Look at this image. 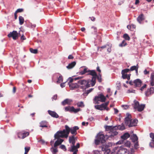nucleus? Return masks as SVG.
Masks as SVG:
<instances>
[{
	"instance_id": "obj_20",
	"label": "nucleus",
	"mask_w": 154,
	"mask_h": 154,
	"mask_svg": "<svg viewBox=\"0 0 154 154\" xmlns=\"http://www.w3.org/2000/svg\"><path fill=\"white\" fill-rule=\"evenodd\" d=\"M150 83L151 86H154V72L152 73L151 74Z\"/></svg>"
},
{
	"instance_id": "obj_63",
	"label": "nucleus",
	"mask_w": 154,
	"mask_h": 154,
	"mask_svg": "<svg viewBox=\"0 0 154 154\" xmlns=\"http://www.w3.org/2000/svg\"><path fill=\"white\" fill-rule=\"evenodd\" d=\"M90 18H91V20L93 21H94L95 20V18L94 17H90Z\"/></svg>"
},
{
	"instance_id": "obj_23",
	"label": "nucleus",
	"mask_w": 154,
	"mask_h": 154,
	"mask_svg": "<svg viewBox=\"0 0 154 154\" xmlns=\"http://www.w3.org/2000/svg\"><path fill=\"white\" fill-rule=\"evenodd\" d=\"M63 141V140L62 139H58V140L55 141L54 143V146L55 147L57 146L60 144L62 143Z\"/></svg>"
},
{
	"instance_id": "obj_54",
	"label": "nucleus",
	"mask_w": 154,
	"mask_h": 154,
	"mask_svg": "<svg viewBox=\"0 0 154 154\" xmlns=\"http://www.w3.org/2000/svg\"><path fill=\"white\" fill-rule=\"evenodd\" d=\"M150 137L152 139V140H154V134L151 133L150 134Z\"/></svg>"
},
{
	"instance_id": "obj_57",
	"label": "nucleus",
	"mask_w": 154,
	"mask_h": 154,
	"mask_svg": "<svg viewBox=\"0 0 154 154\" xmlns=\"http://www.w3.org/2000/svg\"><path fill=\"white\" fill-rule=\"evenodd\" d=\"M16 87L14 86V87H13V90H12V92H13V93H14V94L16 92Z\"/></svg>"
},
{
	"instance_id": "obj_58",
	"label": "nucleus",
	"mask_w": 154,
	"mask_h": 154,
	"mask_svg": "<svg viewBox=\"0 0 154 154\" xmlns=\"http://www.w3.org/2000/svg\"><path fill=\"white\" fill-rule=\"evenodd\" d=\"M104 154H109L110 152V149H108L106 151H104Z\"/></svg>"
},
{
	"instance_id": "obj_26",
	"label": "nucleus",
	"mask_w": 154,
	"mask_h": 154,
	"mask_svg": "<svg viewBox=\"0 0 154 154\" xmlns=\"http://www.w3.org/2000/svg\"><path fill=\"white\" fill-rule=\"evenodd\" d=\"M130 137V135L128 132L125 133L123 135L121 136L122 139L126 140Z\"/></svg>"
},
{
	"instance_id": "obj_31",
	"label": "nucleus",
	"mask_w": 154,
	"mask_h": 154,
	"mask_svg": "<svg viewBox=\"0 0 154 154\" xmlns=\"http://www.w3.org/2000/svg\"><path fill=\"white\" fill-rule=\"evenodd\" d=\"M81 110V109L80 108H79L77 109H75V108L73 106H72V109H71L72 112H73L75 113H77L78 112Z\"/></svg>"
},
{
	"instance_id": "obj_43",
	"label": "nucleus",
	"mask_w": 154,
	"mask_h": 154,
	"mask_svg": "<svg viewBox=\"0 0 154 154\" xmlns=\"http://www.w3.org/2000/svg\"><path fill=\"white\" fill-rule=\"evenodd\" d=\"M30 147H25V152L24 154H27L29 150L30 149Z\"/></svg>"
},
{
	"instance_id": "obj_5",
	"label": "nucleus",
	"mask_w": 154,
	"mask_h": 154,
	"mask_svg": "<svg viewBox=\"0 0 154 154\" xmlns=\"http://www.w3.org/2000/svg\"><path fill=\"white\" fill-rule=\"evenodd\" d=\"M106 100V98L102 94H99L98 96H96L94 99V100L95 102V104H98V101H100L102 102H105Z\"/></svg>"
},
{
	"instance_id": "obj_55",
	"label": "nucleus",
	"mask_w": 154,
	"mask_h": 154,
	"mask_svg": "<svg viewBox=\"0 0 154 154\" xmlns=\"http://www.w3.org/2000/svg\"><path fill=\"white\" fill-rule=\"evenodd\" d=\"M147 86V85L146 84H144L143 85L141 88L140 89V90L141 91H143L144 88H146Z\"/></svg>"
},
{
	"instance_id": "obj_48",
	"label": "nucleus",
	"mask_w": 154,
	"mask_h": 154,
	"mask_svg": "<svg viewBox=\"0 0 154 154\" xmlns=\"http://www.w3.org/2000/svg\"><path fill=\"white\" fill-rule=\"evenodd\" d=\"M145 94L146 96H149L150 95L152 94L150 93L149 90L147 89V90L146 91Z\"/></svg>"
},
{
	"instance_id": "obj_30",
	"label": "nucleus",
	"mask_w": 154,
	"mask_h": 154,
	"mask_svg": "<svg viewBox=\"0 0 154 154\" xmlns=\"http://www.w3.org/2000/svg\"><path fill=\"white\" fill-rule=\"evenodd\" d=\"M145 107V105L144 104L140 105L138 107L137 109L139 112H141L144 109Z\"/></svg>"
},
{
	"instance_id": "obj_17",
	"label": "nucleus",
	"mask_w": 154,
	"mask_h": 154,
	"mask_svg": "<svg viewBox=\"0 0 154 154\" xmlns=\"http://www.w3.org/2000/svg\"><path fill=\"white\" fill-rule=\"evenodd\" d=\"M69 151L70 152H73V154H77L78 150L75 146V145H72L71 146V149Z\"/></svg>"
},
{
	"instance_id": "obj_8",
	"label": "nucleus",
	"mask_w": 154,
	"mask_h": 154,
	"mask_svg": "<svg viewBox=\"0 0 154 154\" xmlns=\"http://www.w3.org/2000/svg\"><path fill=\"white\" fill-rule=\"evenodd\" d=\"M69 133L70 132L74 136H75L77 134V131L79 129V127L77 126H75L71 128L69 127Z\"/></svg>"
},
{
	"instance_id": "obj_4",
	"label": "nucleus",
	"mask_w": 154,
	"mask_h": 154,
	"mask_svg": "<svg viewBox=\"0 0 154 154\" xmlns=\"http://www.w3.org/2000/svg\"><path fill=\"white\" fill-rule=\"evenodd\" d=\"M106 141L105 136L101 134H99L97 136V138L95 140V142L96 145H98L100 142L102 143H104Z\"/></svg>"
},
{
	"instance_id": "obj_60",
	"label": "nucleus",
	"mask_w": 154,
	"mask_h": 154,
	"mask_svg": "<svg viewBox=\"0 0 154 154\" xmlns=\"http://www.w3.org/2000/svg\"><path fill=\"white\" fill-rule=\"evenodd\" d=\"M144 73L145 75H147V74H149V72L147 71L146 69H145L144 71Z\"/></svg>"
},
{
	"instance_id": "obj_24",
	"label": "nucleus",
	"mask_w": 154,
	"mask_h": 154,
	"mask_svg": "<svg viewBox=\"0 0 154 154\" xmlns=\"http://www.w3.org/2000/svg\"><path fill=\"white\" fill-rule=\"evenodd\" d=\"M69 86L72 89L75 88H78L79 86L78 83H72L69 84Z\"/></svg>"
},
{
	"instance_id": "obj_35",
	"label": "nucleus",
	"mask_w": 154,
	"mask_h": 154,
	"mask_svg": "<svg viewBox=\"0 0 154 154\" xmlns=\"http://www.w3.org/2000/svg\"><path fill=\"white\" fill-rule=\"evenodd\" d=\"M19 24L20 25H22L24 22V18L21 16H20L19 17Z\"/></svg>"
},
{
	"instance_id": "obj_28",
	"label": "nucleus",
	"mask_w": 154,
	"mask_h": 154,
	"mask_svg": "<svg viewBox=\"0 0 154 154\" xmlns=\"http://www.w3.org/2000/svg\"><path fill=\"white\" fill-rule=\"evenodd\" d=\"M134 104H133V107H134V109H137L140 105L139 102L138 101L135 100H134Z\"/></svg>"
},
{
	"instance_id": "obj_3",
	"label": "nucleus",
	"mask_w": 154,
	"mask_h": 154,
	"mask_svg": "<svg viewBox=\"0 0 154 154\" xmlns=\"http://www.w3.org/2000/svg\"><path fill=\"white\" fill-rule=\"evenodd\" d=\"M88 80L80 79L78 81L79 86L83 89H85L90 87V84H88Z\"/></svg>"
},
{
	"instance_id": "obj_22",
	"label": "nucleus",
	"mask_w": 154,
	"mask_h": 154,
	"mask_svg": "<svg viewBox=\"0 0 154 154\" xmlns=\"http://www.w3.org/2000/svg\"><path fill=\"white\" fill-rule=\"evenodd\" d=\"M72 101V100H71L66 99L62 102V104L64 106L66 104L69 105Z\"/></svg>"
},
{
	"instance_id": "obj_25",
	"label": "nucleus",
	"mask_w": 154,
	"mask_h": 154,
	"mask_svg": "<svg viewBox=\"0 0 154 154\" xmlns=\"http://www.w3.org/2000/svg\"><path fill=\"white\" fill-rule=\"evenodd\" d=\"M76 63L75 61H73L69 63V65L66 66V68L68 69H70L73 68L76 65Z\"/></svg>"
},
{
	"instance_id": "obj_34",
	"label": "nucleus",
	"mask_w": 154,
	"mask_h": 154,
	"mask_svg": "<svg viewBox=\"0 0 154 154\" xmlns=\"http://www.w3.org/2000/svg\"><path fill=\"white\" fill-rule=\"evenodd\" d=\"M82 77H79L74 79L71 78L69 80V84L72 83L73 82L75 81L78 80L80 79Z\"/></svg>"
},
{
	"instance_id": "obj_47",
	"label": "nucleus",
	"mask_w": 154,
	"mask_h": 154,
	"mask_svg": "<svg viewBox=\"0 0 154 154\" xmlns=\"http://www.w3.org/2000/svg\"><path fill=\"white\" fill-rule=\"evenodd\" d=\"M24 11V9L23 8H19L15 12L17 13H21L23 12Z\"/></svg>"
},
{
	"instance_id": "obj_44",
	"label": "nucleus",
	"mask_w": 154,
	"mask_h": 154,
	"mask_svg": "<svg viewBox=\"0 0 154 154\" xmlns=\"http://www.w3.org/2000/svg\"><path fill=\"white\" fill-rule=\"evenodd\" d=\"M129 71H130V69H126L122 70V71L121 72L124 73H127V72H128Z\"/></svg>"
},
{
	"instance_id": "obj_39",
	"label": "nucleus",
	"mask_w": 154,
	"mask_h": 154,
	"mask_svg": "<svg viewBox=\"0 0 154 154\" xmlns=\"http://www.w3.org/2000/svg\"><path fill=\"white\" fill-rule=\"evenodd\" d=\"M72 106H68L66 107L65 108V111H69L70 112H72L71 109H72Z\"/></svg>"
},
{
	"instance_id": "obj_62",
	"label": "nucleus",
	"mask_w": 154,
	"mask_h": 154,
	"mask_svg": "<svg viewBox=\"0 0 154 154\" xmlns=\"http://www.w3.org/2000/svg\"><path fill=\"white\" fill-rule=\"evenodd\" d=\"M57 94L54 95L52 97V99L54 100H56L57 99Z\"/></svg>"
},
{
	"instance_id": "obj_51",
	"label": "nucleus",
	"mask_w": 154,
	"mask_h": 154,
	"mask_svg": "<svg viewBox=\"0 0 154 154\" xmlns=\"http://www.w3.org/2000/svg\"><path fill=\"white\" fill-rule=\"evenodd\" d=\"M149 90L150 93L152 94L154 92V87H152L150 88Z\"/></svg>"
},
{
	"instance_id": "obj_10",
	"label": "nucleus",
	"mask_w": 154,
	"mask_h": 154,
	"mask_svg": "<svg viewBox=\"0 0 154 154\" xmlns=\"http://www.w3.org/2000/svg\"><path fill=\"white\" fill-rule=\"evenodd\" d=\"M105 130L106 131H109V133L110 132L113 131L114 130L118 129L119 128V127L117 126H106L105 127Z\"/></svg>"
},
{
	"instance_id": "obj_33",
	"label": "nucleus",
	"mask_w": 154,
	"mask_h": 154,
	"mask_svg": "<svg viewBox=\"0 0 154 154\" xmlns=\"http://www.w3.org/2000/svg\"><path fill=\"white\" fill-rule=\"evenodd\" d=\"M77 106L78 107H83L85 106V105L82 101L78 102L76 103Z\"/></svg>"
},
{
	"instance_id": "obj_15",
	"label": "nucleus",
	"mask_w": 154,
	"mask_h": 154,
	"mask_svg": "<svg viewBox=\"0 0 154 154\" xmlns=\"http://www.w3.org/2000/svg\"><path fill=\"white\" fill-rule=\"evenodd\" d=\"M88 73L87 75H90L93 76L92 77H97V75L94 70H88Z\"/></svg>"
},
{
	"instance_id": "obj_40",
	"label": "nucleus",
	"mask_w": 154,
	"mask_h": 154,
	"mask_svg": "<svg viewBox=\"0 0 154 154\" xmlns=\"http://www.w3.org/2000/svg\"><path fill=\"white\" fill-rule=\"evenodd\" d=\"M29 50L32 53L36 54L38 53V50L37 49H34L32 48H30Z\"/></svg>"
},
{
	"instance_id": "obj_53",
	"label": "nucleus",
	"mask_w": 154,
	"mask_h": 154,
	"mask_svg": "<svg viewBox=\"0 0 154 154\" xmlns=\"http://www.w3.org/2000/svg\"><path fill=\"white\" fill-rule=\"evenodd\" d=\"M62 149L64 150L65 151H66V146L65 145H61L60 147Z\"/></svg>"
},
{
	"instance_id": "obj_16",
	"label": "nucleus",
	"mask_w": 154,
	"mask_h": 154,
	"mask_svg": "<svg viewBox=\"0 0 154 154\" xmlns=\"http://www.w3.org/2000/svg\"><path fill=\"white\" fill-rule=\"evenodd\" d=\"M75 138H76L74 137V135L69 136V143H71L72 145H75Z\"/></svg>"
},
{
	"instance_id": "obj_46",
	"label": "nucleus",
	"mask_w": 154,
	"mask_h": 154,
	"mask_svg": "<svg viewBox=\"0 0 154 154\" xmlns=\"http://www.w3.org/2000/svg\"><path fill=\"white\" fill-rule=\"evenodd\" d=\"M97 78L99 82H100L102 81L101 76L100 74H99L98 75H97Z\"/></svg>"
},
{
	"instance_id": "obj_7",
	"label": "nucleus",
	"mask_w": 154,
	"mask_h": 154,
	"mask_svg": "<svg viewBox=\"0 0 154 154\" xmlns=\"http://www.w3.org/2000/svg\"><path fill=\"white\" fill-rule=\"evenodd\" d=\"M8 36L9 38L12 37L14 40H16L18 38V33L16 31H13L12 32H10L8 35Z\"/></svg>"
},
{
	"instance_id": "obj_36",
	"label": "nucleus",
	"mask_w": 154,
	"mask_h": 154,
	"mask_svg": "<svg viewBox=\"0 0 154 154\" xmlns=\"http://www.w3.org/2000/svg\"><path fill=\"white\" fill-rule=\"evenodd\" d=\"M88 70L87 68H85L83 71H81L79 72L80 74L83 75L86 73H88Z\"/></svg>"
},
{
	"instance_id": "obj_37",
	"label": "nucleus",
	"mask_w": 154,
	"mask_h": 154,
	"mask_svg": "<svg viewBox=\"0 0 154 154\" xmlns=\"http://www.w3.org/2000/svg\"><path fill=\"white\" fill-rule=\"evenodd\" d=\"M137 68H139V66H138V65L137 64L136 66H134L131 67L130 69V71L135 70Z\"/></svg>"
},
{
	"instance_id": "obj_49",
	"label": "nucleus",
	"mask_w": 154,
	"mask_h": 154,
	"mask_svg": "<svg viewBox=\"0 0 154 154\" xmlns=\"http://www.w3.org/2000/svg\"><path fill=\"white\" fill-rule=\"evenodd\" d=\"M93 89H94L93 88H91L90 89L87 91L84 94H86V95H87L89 93L91 92Z\"/></svg>"
},
{
	"instance_id": "obj_29",
	"label": "nucleus",
	"mask_w": 154,
	"mask_h": 154,
	"mask_svg": "<svg viewBox=\"0 0 154 154\" xmlns=\"http://www.w3.org/2000/svg\"><path fill=\"white\" fill-rule=\"evenodd\" d=\"M131 138L132 140V141L134 142H135L137 141L138 140V137L136 134H133L132 135H131Z\"/></svg>"
},
{
	"instance_id": "obj_41",
	"label": "nucleus",
	"mask_w": 154,
	"mask_h": 154,
	"mask_svg": "<svg viewBox=\"0 0 154 154\" xmlns=\"http://www.w3.org/2000/svg\"><path fill=\"white\" fill-rule=\"evenodd\" d=\"M127 45V43L126 42L125 40H123L121 43L119 44V46L121 47H122L123 46H125Z\"/></svg>"
},
{
	"instance_id": "obj_21",
	"label": "nucleus",
	"mask_w": 154,
	"mask_h": 154,
	"mask_svg": "<svg viewBox=\"0 0 154 154\" xmlns=\"http://www.w3.org/2000/svg\"><path fill=\"white\" fill-rule=\"evenodd\" d=\"M145 19L144 15L142 14L139 15L137 17V20L138 22L140 23H141V22Z\"/></svg>"
},
{
	"instance_id": "obj_56",
	"label": "nucleus",
	"mask_w": 154,
	"mask_h": 154,
	"mask_svg": "<svg viewBox=\"0 0 154 154\" xmlns=\"http://www.w3.org/2000/svg\"><path fill=\"white\" fill-rule=\"evenodd\" d=\"M131 145L130 142L129 141H127L125 143V145L127 147H130Z\"/></svg>"
},
{
	"instance_id": "obj_64",
	"label": "nucleus",
	"mask_w": 154,
	"mask_h": 154,
	"mask_svg": "<svg viewBox=\"0 0 154 154\" xmlns=\"http://www.w3.org/2000/svg\"><path fill=\"white\" fill-rule=\"evenodd\" d=\"M88 119L90 121H94V119L93 117H90Z\"/></svg>"
},
{
	"instance_id": "obj_45",
	"label": "nucleus",
	"mask_w": 154,
	"mask_h": 154,
	"mask_svg": "<svg viewBox=\"0 0 154 154\" xmlns=\"http://www.w3.org/2000/svg\"><path fill=\"white\" fill-rule=\"evenodd\" d=\"M149 146L152 148H154V140H151L149 143Z\"/></svg>"
},
{
	"instance_id": "obj_61",
	"label": "nucleus",
	"mask_w": 154,
	"mask_h": 154,
	"mask_svg": "<svg viewBox=\"0 0 154 154\" xmlns=\"http://www.w3.org/2000/svg\"><path fill=\"white\" fill-rule=\"evenodd\" d=\"M54 153H56L58 152V150L57 148H54L53 150Z\"/></svg>"
},
{
	"instance_id": "obj_1",
	"label": "nucleus",
	"mask_w": 154,
	"mask_h": 154,
	"mask_svg": "<svg viewBox=\"0 0 154 154\" xmlns=\"http://www.w3.org/2000/svg\"><path fill=\"white\" fill-rule=\"evenodd\" d=\"M65 127V129H63V131H58L55 134V138L58 139L60 138H67L69 134V126L67 125H66Z\"/></svg>"
},
{
	"instance_id": "obj_32",
	"label": "nucleus",
	"mask_w": 154,
	"mask_h": 154,
	"mask_svg": "<svg viewBox=\"0 0 154 154\" xmlns=\"http://www.w3.org/2000/svg\"><path fill=\"white\" fill-rule=\"evenodd\" d=\"M109 133H110L111 134L110 135H109V137H112L114 136L117 135L118 134V132L116 131H114V130L110 132Z\"/></svg>"
},
{
	"instance_id": "obj_14",
	"label": "nucleus",
	"mask_w": 154,
	"mask_h": 154,
	"mask_svg": "<svg viewBox=\"0 0 154 154\" xmlns=\"http://www.w3.org/2000/svg\"><path fill=\"white\" fill-rule=\"evenodd\" d=\"M97 77H92L91 80H88V84L91 85V86H94L96 83V79Z\"/></svg>"
},
{
	"instance_id": "obj_42",
	"label": "nucleus",
	"mask_w": 154,
	"mask_h": 154,
	"mask_svg": "<svg viewBox=\"0 0 154 154\" xmlns=\"http://www.w3.org/2000/svg\"><path fill=\"white\" fill-rule=\"evenodd\" d=\"M63 79L62 76L61 75H60L59 78H58V80L57 81V82L60 83L63 81Z\"/></svg>"
},
{
	"instance_id": "obj_6",
	"label": "nucleus",
	"mask_w": 154,
	"mask_h": 154,
	"mask_svg": "<svg viewBox=\"0 0 154 154\" xmlns=\"http://www.w3.org/2000/svg\"><path fill=\"white\" fill-rule=\"evenodd\" d=\"M29 134V132L22 131L17 133L18 137L20 139H23L28 136Z\"/></svg>"
},
{
	"instance_id": "obj_13",
	"label": "nucleus",
	"mask_w": 154,
	"mask_h": 154,
	"mask_svg": "<svg viewBox=\"0 0 154 154\" xmlns=\"http://www.w3.org/2000/svg\"><path fill=\"white\" fill-rule=\"evenodd\" d=\"M48 114L53 117L57 118L59 117V115L54 111L48 110Z\"/></svg>"
},
{
	"instance_id": "obj_12",
	"label": "nucleus",
	"mask_w": 154,
	"mask_h": 154,
	"mask_svg": "<svg viewBox=\"0 0 154 154\" xmlns=\"http://www.w3.org/2000/svg\"><path fill=\"white\" fill-rule=\"evenodd\" d=\"M142 83V81L139 79H137L134 80V86L136 87H140Z\"/></svg>"
},
{
	"instance_id": "obj_38",
	"label": "nucleus",
	"mask_w": 154,
	"mask_h": 154,
	"mask_svg": "<svg viewBox=\"0 0 154 154\" xmlns=\"http://www.w3.org/2000/svg\"><path fill=\"white\" fill-rule=\"evenodd\" d=\"M123 37L126 40H127L129 41L130 39L128 35L126 33L124 34Z\"/></svg>"
},
{
	"instance_id": "obj_50",
	"label": "nucleus",
	"mask_w": 154,
	"mask_h": 154,
	"mask_svg": "<svg viewBox=\"0 0 154 154\" xmlns=\"http://www.w3.org/2000/svg\"><path fill=\"white\" fill-rule=\"evenodd\" d=\"M109 102H106L105 103H102L103 105V106L104 107V109H106V107H107V106L109 104Z\"/></svg>"
},
{
	"instance_id": "obj_18",
	"label": "nucleus",
	"mask_w": 154,
	"mask_h": 154,
	"mask_svg": "<svg viewBox=\"0 0 154 154\" xmlns=\"http://www.w3.org/2000/svg\"><path fill=\"white\" fill-rule=\"evenodd\" d=\"M111 144L110 143H108V144L103 145L101 146L102 150L103 151H106L108 149H109V147H110Z\"/></svg>"
},
{
	"instance_id": "obj_27",
	"label": "nucleus",
	"mask_w": 154,
	"mask_h": 154,
	"mask_svg": "<svg viewBox=\"0 0 154 154\" xmlns=\"http://www.w3.org/2000/svg\"><path fill=\"white\" fill-rule=\"evenodd\" d=\"M95 108L97 109L100 110H102L103 109H104V107L103 104H102L100 105H97L94 106Z\"/></svg>"
},
{
	"instance_id": "obj_2",
	"label": "nucleus",
	"mask_w": 154,
	"mask_h": 154,
	"mask_svg": "<svg viewBox=\"0 0 154 154\" xmlns=\"http://www.w3.org/2000/svg\"><path fill=\"white\" fill-rule=\"evenodd\" d=\"M127 116L125 118V123L129 127L135 126H136L138 122L137 119H131V115L128 113L127 114Z\"/></svg>"
},
{
	"instance_id": "obj_11",
	"label": "nucleus",
	"mask_w": 154,
	"mask_h": 154,
	"mask_svg": "<svg viewBox=\"0 0 154 154\" xmlns=\"http://www.w3.org/2000/svg\"><path fill=\"white\" fill-rule=\"evenodd\" d=\"M39 127L42 128H48V122L46 121H42L39 123Z\"/></svg>"
},
{
	"instance_id": "obj_19",
	"label": "nucleus",
	"mask_w": 154,
	"mask_h": 154,
	"mask_svg": "<svg viewBox=\"0 0 154 154\" xmlns=\"http://www.w3.org/2000/svg\"><path fill=\"white\" fill-rule=\"evenodd\" d=\"M121 73L122 74V77L123 79H127L128 80H130V76L131 75V74H128L127 73H124L122 72Z\"/></svg>"
},
{
	"instance_id": "obj_59",
	"label": "nucleus",
	"mask_w": 154,
	"mask_h": 154,
	"mask_svg": "<svg viewBox=\"0 0 154 154\" xmlns=\"http://www.w3.org/2000/svg\"><path fill=\"white\" fill-rule=\"evenodd\" d=\"M74 57L72 55H70L68 57V59H73Z\"/></svg>"
},
{
	"instance_id": "obj_52",
	"label": "nucleus",
	"mask_w": 154,
	"mask_h": 154,
	"mask_svg": "<svg viewBox=\"0 0 154 154\" xmlns=\"http://www.w3.org/2000/svg\"><path fill=\"white\" fill-rule=\"evenodd\" d=\"M22 85L23 86V88H22L23 89V91L25 90V89L26 88H27V87L23 83H22Z\"/></svg>"
},
{
	"instance_id": "obj_9",
	"label": "nucleus",
	"mask_w": 154,
	"mask_h": 154,
	"mask_svg": "<svg viewBox=\"0 0 154 154\" xmlns=\"http://www.w3.org/2000/svg\"><path fill=\"white\" fill-rule=\"evenodd\" d=\"M117 154H132L127 149L121 148L118 150Z\"/></svg>"
}]
</instances>
